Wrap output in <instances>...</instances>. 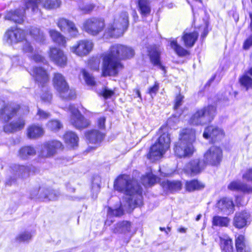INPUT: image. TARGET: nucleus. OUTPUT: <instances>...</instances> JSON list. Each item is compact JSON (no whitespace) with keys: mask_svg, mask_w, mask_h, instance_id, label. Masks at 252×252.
<instances>
[{"mask_svg":"<svg viewBox=\"0 0 252 252\" xmlns=\"http://www.w3.org/2000/svg\"><path fill=\"white\" fill-rule=\"evenodd\" d=\"M134 55V50L131 47L121 44L111 45L102 55L101 77L117 76L120 71L125 67L122 61L131 59Z\"/></svg>","mask_w":252,"mask_h":252,"instance_id":"obj_1","label":"nucleus"},{"mask_svg":"<svg viewBox=\"0 0 252 252\" xmlns=\"http://www.w3.org/2000/svg\"><path fill=\"white\" fill-rule=\"evenodd\" d=\"M175 124L174 119L169 117L159 128L157 132L158 137L155 143L151 145L146 154L147 159L153 161L157 160L161 158L169 149L171 142L170 130Z\"/></svg>","mask_w":252,"mask_h":252,"instance_id":"obj_2","label":"nucleus"},{"mask_svg":"<svg viewBox=\"0 0 252 252\" xmlns=\"http://www.w3.org/2000/svg\"><path fill=\"white\" fill-rule=\"evenodd\" d=\"M21 105L14 103H7L0 107V122L3 124V131L6 133H14L24 129L26 125L25 120L19 117L14 120L12 119L19 113Z\"/></svg>","mask_w":252,"mask_h":252,"instance_id":"obj_3","label":"nucleus"},{"mask_svg":"<svg viewBox=\"0 0 252 252\" xmlns=\"http://www.w3.org/2000/svg\"><path fill=\"white\" fill-rule=\"evenodd\" d=\"M137 188L134 185V181L129 175L121 174L115 179L113 184V188L119 192L125 193L128 195H131L136 193L142 197V189L137 184Z\"/></svg>","mask_w":252,"mask_h":252,"instance_id":"obj_4","label":"nucleus"},{"mask_svg":"<svg viewBox=\"0 0 252 252\" xmlns=\"http://www.w3.org/2000/svg\"><path fill=\"white\" fill-rule=\"evenodd\" d=\"M217 114V106L209 104L197 109L189 119V123L190 125L196 126L210 123L214 119Z\"/></svg>","mask_w":252,"mask_h":252,"instance_id":"obj_5","label":"nucleus"},{"mask_svg":"<svg viewBox=\"0 0 252 252\" xmlns=\"http://www.w3.org/2000/svg\"><path fill=\"white\" fill-rule=\"evenodd\" d=\"M52 83L54 88L63 98L72 100L76 98V94L74 89L71 88L65 77L60 72H55L52 78Z\"/></svg>","mask_w":252,"mask_h":252,"instance_id":"obj_6","label":"nucleus"},{"mask_svg":"<svg viewBox=\"0 0 252 252\" xmlns=\"http://www.w3.org/2000/svg\"><path fill=\"white\" fill-rule=\"evenodd\" d=\"M121 21L114 20L107 29L105 34L111 38H118L124 34L129 26V16L127 12L123 11L119 14Z\"/></svg>","mask_w":252,"mask_h":252,"instance_id":"obj_7","label":"nucleus"},{"mask_svg":"<svg viewBox=\"0 0 252 252\" xmlns=\"http://www.w3.org/2000/svg\"><path fill=\"white\" fill-rule=\"evenodd\" d=\"M106 28L104 18L100 17H91L83 23L82 30L90 35L95 36L102 33Z\"/></svg>","mask_w":252,"mask_h":252,"instance_id":"obj_8","label":"nucleus"},{"mask_svg":"<svg viewBox=\"0 0 252 252\" xmlns=\"http://www.w3.org/2000/svg\"><path fill=\"white\" fill-rule=\"evenodd\" d=\"M47 55L50 61L58 67H65L68 64L69 60L67 55L59 47L56 46L49 47Z\"/></svg>","mask_w":252,"mask_h":252,"instance_id":"obj_9","label":"nucleus"},{"mask_svg":"<svg viewBox=\"0 0 252 252\" xmlns=\"http://www.w3.org/2000/svg\"><path fill=\"white\" fill-rule=\"evenodd\" d=\"M203 157L207 166L219 167L223 158V150L220 146L211 147L204 153Z\"/></svg>","mask_w":252,"mask_h":252,"instance_id":"obj_10","label":"nucleus"},{"mask_svg":"<svg viewBox=\"0 0 252 252\" xmlns=\"http://www.w3.org/2000/svg\"><path fill=\"white\" fill-rule=\"evenodd\" d=\"M203 137L209 140L211 144L220 143L225 137V133L222 128L213 125L206 126L203 133Z\"/></svg>","mask_w":252,"mask_h":252,"instance_id":"obj_11","label":"nucleus"},{"mask_svg":"<svg viewBox=\"0 0 252 252\" xmlns=\"http://www.w3.org/2000/svg\"><path fill=\"white\" fill-rule=\"evenodd\" d=\"M173 152L177 158H185L191 157L195 152V148L193 145L178 139L173 144Z\"/></svg>","mask_w":252,"mask_h":252,"instance_id":"obj_12","label":"nucleus"},{"mask_svg":"<svg viewBox=\"0 0 252 252\" xmlns=\"http://www.w3.org/2000/svg\"><path fill=\"white\" fill-rule=\"evenodd\" d=\"M68 109L71 113V123L76 128L81 130L90 126V120L85 118L74 105H70Z\"/></svg>","mask_w":252,"mask_h":252,"instance_id":"obj_13","label":"nucleus"},{"mask_svg":"<svg viewBox=\"0 0 252 252\" xmlns=\"http://www.w3.org/2000/svg\"><path fill=\"white\" fill-rule=\"evenodd\" d=\"M29 72L34 81L42 88L45 87L49 81V74L42 66H33Z\"/></svg>","mask_w":252,"mask_h":252,"instance_id":"obj_14","label":"nucleus"},{"mask_svg":"<svg viewBox=\"0 0 252 252\" xmlns=\"http://www.w3.org/2000/svg\"><path fill=\"white\" fill-rule=\"evenodd\" d=\"M93 47L92 42L87 39H82L78 40L72 46L70 50L76 56L82 57L88 55L92 51Z\"/></svg>","mask_w":252,"mask_h":252,"instance_id":"obj_15","label":"nucleus"},{"mask_svg":"<svg viewBox=\"0 0 252 252\" xmlns=\"http://www.w3.org/2000/svg\"><path fill=\"white\" fill-rule=\"evenodd\" d=\"M147 53L151 64L154 66H157L165 72L166 67L162 63L161 52L159 47L156 44L151 46L147 50Z\"/></svg>","mask_w":252,"mask_h":252,"instance_id":"obj_16","label":"nucleus"},{"mask_svg":"<svg viewBox=\"0 0 252 252\" xmlns=\"http://www.w3.org/2000/svg\"><path fill=\"white\" fill-rule=\"evenodd\" d=\"M57 26L62 32H67L71 37H76L78 34V30L74 23L67 18H59L57 22Z\"/></svg>","mask_w":252,"mask_h":252,"instance_id":"obj_17","label":"nucleus"},{"mask_svg":"<svg viewBox=\"0 0 252 252\" xmlns=\"http://www.w3.org/2000/svg\"><path fill=\"white\" fill-rule=\"evenodd\" d=\"M204 159L193 158L190 160L186 165V171L192 176L201 173L206 167Z\"/></svg>","mask_w":252,"mask_h":252,"instance_id":"obj_18","label":"nucleus"},{"mask_svg":"<svg viewBox=\"0 0 252 252\" xmlns=\"http://www.w3.org/2000/svg\"><path fill=\"white\" fill-rule=\"evenodd\" d=\"M44 148L46 150V153L44 154L42 151L41 157L48 158L53 156L58 151L63 150L64 146L60 141L53 139L46 142L44 145Z\"/></svg>","mask_w":252,"mask_h":252,"instance_id":"obj_19","label":"nucleus"},{"mask_svg":"<svg viewBox=\"0 0 252 252\" xmlns=\"http://www.w3.org/2000/svg\"><path fill=\"white\" fill-rule=\"evenodd\" d=\"M5 36L11 43H17L26 39V33L20 28L10 27L6 31Z\"/></svg>","mask_w":252,"mask_h":252,"instance_id":"obj_20","label":"nucleus"},{"mask_svg":"<svg viewBox=\"0 0 252 252\" xmlns=\"http://www.w3.org/2000/svg\"><path fill=\"white\" fill-rule=\"evenodd\" d=\"M251 215L246 210L236 212L233 219V225L237 229H241L248 225Z\"/></svg>","mask_w":252,"mask_h":252,"instance_id":"obj_21","label":"nucleus"},{"mask_svg":"<svg viewBox=\"0 0 252 252\" xmlns=\"http://www.w3.org/2000/svg\"><path fill=\"white\" fill-rule=\"evenodd\" d=\"M26 11L23 8H18L7 11L4 16V19L21 24L24 22Z\"/></svg>","mask_w":252,"mask_h":252,"instance_id":"obj_22","label":"nucleus"},{"mask_svg":"<svg viewBox=\"0 0 252 252\" xmlns=\"http://www.w3.org/2000/svg\"><path fill=\"white\" fill-rule=\"evenodd\" d=\"M44 133L42 126L37 123L29 125L26 129V136L30 139H38L43 136Z\"/></svg>","mask_w":252,"mask_h":252,"instance_id":"obj_23","label":"nucleus"},{"mask_svg":"<svg viewBox=\"0 0 252 252\" xmlns=\"http://www.w3.org/2000/svg\"><path fill=\"white\" fill-rule=\"evenodd\" d=\"M178 140L193 145L196 140V130L191 127L182 128L179 134Z\"/></svg>","mask_w":252,"mask_h":252,"instance_id":"obj_24","label":"nucleus"},{"mask_svg":"<svg viewBox=\"0 0 252 252\" xmlns=\"http://www.w3.org/2000/svg\"><path fill=\"white\" fill-rule=\"evenodd\" d=\"M219 209L227 215L233 213L235 210V205L233 200L227 197H222L219 200L217 203Z\"/></svg>","mask_w":252,"mask_h":252,"instance_id":"obj_25","label":"nucleus"},{"mask_svg":"<svg viewBox=\"0 0 252 252\" xmlns=\"http://www.w3.org/2000/svg\"><path fill=\"white\" fill-rule=\"evenodd\" d=\"M160 184L163 189L172 193L180 191L183 188L182 182L178 180H165L162 181Z\"/></svg>","mask_w":252,"mask_h":252,"instance_id":"obj_26","label":"nucleus"},{"mask_svg":"<svg viewBox=\"0 0 252 252\" xmlns=\"http://www.w3.org/2000/svg\"><path fill=\"white\" fill-rule=\"evenodd\" d=\"M227 189L231 191L241 192L244 193L252 192V187L238 180L231 181L227 186Z\"/></svg>","mask_w":252,"mask_h":252,"instance_id":"obj_27","label":"nucleus"},{"mask_svg":"<svg viewBox=\"0 0 252 252\" xmlns=\"http://www.w3.org/2000/svg\"><path fill=\"white\" fill-rule=\"evenodd\" d=\"M65 144L71 149H76L79 146V138L72 131H66L63 135Z\"/></svg>","mask_w":252,"mask_h":252,"instance_id":"obj_28","label":"nucleus"},{"mask_svg":"<svg viewBox=\"0 0 252 252\" xmlns=\"http://www.w3.org/2000/svg\"><path fill=\"white\" fill-rule=\"evenodd\" d=\"M86 138L90 143L94 144L100 143L102 141L105 134L99 130L91 129L85 131L84 133Z\"/></svg>","mask_w":252,"mask_h":252,"instance_id":"obj_29","label":"nucleus"},{"mask_svg":"<svg viewBox=\"0 0 252 252\" xmlns=\"http://www.w3.org/2000/svg\"><path fill=\"white\" fill-rule=\"evenodd\" d=\"M235 246L237 252H251V248L244 234L238 235L235 239Z\"/></svg>","mask_w":252,"mask_h":252,"instance_id":"obj_30","label":"nucleus"},{"mask_svg":"<svg viewBox=\"0 0 252 252\" xmlns=\"http://www.w3.org/2000/svg\"><path fill=\"white\" fill-rule=\"evenodd\" d=\"M35 148L32 145H24L21 146L17 152V156L22 160H26L30 157L36 155Z\"/></svg>","mask_w":252,"mask_h":252,"instance_id":"obj_31","label":"nucleus"},{"mask_svg":"<svg viewBox=\"0 0 252 252\" xmlns=\"http://www.w3.org/2000/svg\"><path fill=\"white\" fill-rule=\"evenodd\" d=\"M198 38V33L197 32H184L182 36V40L187 48H190L194 45Z\"/></svg>","mask_w":252,"mask_h":252,"instance_id":"obj_32","label":"nucleus"},{"mask_svg":"<svg viewBox=\"0 0 252 252\" xmlns=\"http://www.w3.org/2000/svg\"><path fill=\"white\" fill-rule=\"evenodd\" d=\"M48 32L53 42L59 46L66 47V38L60 32L55 29H50Z\"/></svg>","mask_w":252,"mask_h":252,"instance_id":"obj_33","label":"nucleus"},{"mask_svg":"<svg viewBox=\"0 0 252 252\" xmlns=\"http://www.w3.org/2000/svg\"><path fill=\"white\" fill-rule=\"evenodd\" d=\"M185 188L187 191L191 192L203 189L205 185L198 179H193L186 181Z\"/></svg>","mask_w":252,"mask_h":252,"instance_id":"obj_34","label":"nucleus"},{"mask_svg":"<svg viewBox=\"0 0 252 252\" xmlns=\"http://www.w3.org/2000/svg\"><path fill=\"white\" fill-rule=\"evenodd\" d=\"M136 4L142 16L147 17L150 14L151 8L149 0H137Z\"/></svg>","mask_w":252,"mask_h":252,"instance_id":"obj_35","label":"nucleus"},{"mask_svg":"<svg viewBox=\"0 0 252 252\" xmlns=\"http://www.w3.org/2000/svg\"><path fill=\"white\" fill-rule=\"evenodd\" d=\"M47 129L51 132L56 133L63 127L62 122L57 119H52L46 123Z\"/></svg>","mask_w":252,"mask_h":252,"instance_id":"obj_36","label":"nucleus"},{"mask_svg":"<svg viewBox=\"0 0 252 252\" xmlns=\"http://www.w3.org/2000/svg\"><path fill=\"white\" fill-rule=\"evenodd\" d=\"M203 24L194 27L195 30L194 32H197L198 34L200 33V39L202 41H204L207 37L209 31V22L207 19H203Z\"/></svg>","mask_w":252,"mask_h":252,"instance_id":"obj_37","label":"nucleus"},{"mask_svg":"<svg viewBox=\"0 0 252 252\" xmlns=\"http://www.w3.org/2000/svg\"><path fill=\"white\" fill-rule=\"evenodd\" d=\"M30 34L37 42L44 43L46 40V36L43 32L39 28L33 27L30 29Z\"/></svg>","mask_w":252,"mask_h":252,"instance_id":"obj_38","label":"nucleus"},{"mask_svg":"<svg viewBox=\"0 0 252 252\" xmlns=\"http://www.w3.org/2000/svg\"><path fill=\"white\" fill-rule=\"evenodd\" d=\"M170 45L179 57H183L190 55V52L179 44L176 40H171Z\"/></svg>","mask_w":252,"mask_h":252,"instance_id":"obj_39","label":"nucleus"},{"mask_svg":"<svg viewBox=\"0 0 252 252\" xmlns=\"http://www.w3.org/2000/svg\"><path fill=\"white\" fill-rule=\"evenodd\" d=\"M220 246L221 252H235L233 246L232 239L231 238H221Z\"/></svg>","mask_w":252,"mask_h":252,"instance_id":"obj_40","label":"nucleus"},{"mask_svg":"<svg viewBox=\"0 0 252 252\" xmlns=\"http://www.w3.org/2000/svg\"><path fill=\"white\" fill-rule=\"evenodd\" d=\"M230 220L227 217L215 216L212 219V225L215 226L228 227Z\"/></svg>","mask_w":252,"mask_h":252,"instance_id":"obj_41","label":"nucleus"},{"mask_svg":"<svg viewBox=\"0 0 252 252\" xmlns=\"http://www.w3.org/2000/svg\"><path fill=\"white\" fill-rule=\"evenodd\" d=\"M42 8L46 10H52L58 8L61 5V0H40Z\"/></svg>","mask_w":252,"mask_h":252,"instance_id":"obj_42","label":"nucleus"},{"mask_svg":"<svg viewBox=\"0 0 252 252\" xmlns=\"http://www.w3.org/2000/svg\"><path fill=\"white\" fill-rule=\"evenodd\" d=\"M18 170L22 175L26 174L27 176L34 175L38 171V168L32 165H19Z\"/></svg>","mask_w":252,"mask_h":252,"instance_id":"obj_43","label":"nucleus"},{"mask_svg":"<svg viewBox=\"0 0 252 252\" xmlns=\"http://www.w3.org/2000/svg\"><path fill=\"white\" fill-rule=\"evenodd\" d=\"M131 222L128 220L119 221L116 224L113 232L116 233L119 229H122L125 232H129L131 231Z\"/></svg>","mask_w":252,"mask_h":252,"instance_id":"obj_44","label":"nucleus"},{"mask_svg":"<svg viewBox=\"0 0 252 252\" xmlns=\"http://www.w3.org/2000/svg\"><path fill=\"white\" fill-rule=\"evenodd\" d=\"M158 179V177L152 173H147L142 177L143 184L149 187L154 185L157 182Z\"/></svg>","mask_w":252,"mask_h":252,"instance_id":"obj_45","label":"nucleus"},{"mask_svg":"<svg viewBox=\"0 0 252 252\" xmlns=\"http://www.w3.org/2000/svg\"><path fill=\"white\" fill-rule=\"evenodd\" d=\"M80 72L87 85L90 86H94L96 85L95 78L92 74L89 72L85 68H82L80 70Z\"/></svg>","mask_w":252,"mask_h":252,"instance_id":"obj_46","label":"nucleus"},{"mask_svg":"<svg viewBox=\"0 0 252 252\" xmlns=\"http://www.w3.org/2000/svg\"><path fill=\"white\" fill-rule=\"evenodd\" d=\"M40 0H24V9H31L32 12L37 11L39 9V4H41Z\"/></svg>","mask_w":252,"mask_h":252,"instance_id":"obj_47","label":"nucleus"},{"mask_svg":"<svg viewBox=\"0 0 252 252\" xmlns=\"http://www.w3.org/2000/svg\"><path fill=\"white\" fill-rule=\"evenodd\" d=\"M88 65L89 68L93 71L99 72L100 70V61L97 58H92L88 60Z\"/></svg>","mask_w":252,"mask_h":252,"instance_id":"obj_48","label":"nucleus"},{"mask_svg":"<svg viewBox=\"0 0 252 252\" xmlns=\"http://www.w3.org/2000/svg\"><path fill=\"white\" fill-rule=\"evenodd\" d=\"M241 86L244 87L246 90L252 88V78L247 75H244L239 78Z\"/></svg>","mask_w":252,"mask_h":252,"instance_id":"obj_49","label":"nucleus"},{"mask_svg":"<svg viewBox=\"0 0 252 252\" xmlns=\"http://www.w3.org/2000/svg\"><path fill=\"white\" fill-rule=\"evenodd\" d=\"M101 180L99 178H94L91 183V191L93 194H97L100 191Z\"/></svg>","mask_w":252,"mask_h":252,"instance_id":"obj_50","label":"nucleus"},{"mask_svg":"<svg viewBox=\"0 0 252 252\" xmlns=\"http://www.w3.org/2000/svg\"><path fill=\"white\" fill-rule=\"evenodd\" d=\"M32 238V233L29 231H25L18 234L15 237V240L18 242H27L30 241Z\"/></svg>","mask_w":252,"mask_h":252,"instance_id":"obj_51","label":"nucleus"},{"mask_svg":"<svg viewBox=\"0 0 252 252\" xmlns=\"http://www.w3.org/2000/svg\"><path fill=\"white\" fill-rule=\"evenodd\" d=\"M159 90V84L158 81H155L152 86L148 88L147 93L153 97L157 94Z\"/></svg>","mask_w":252,"mask_h":252,"instance_id":"obj_52","label":"nucleus"},{"mask_svg":"<svg viewBox=\"0 0 252 252\" xmlns=\"http://www.w3.org/2000/svg\"><path fill=\"white\" fill-rule=\"evenodd\" d=\"M114 94V91L108 89L106 87L103 88L102 90L99 94V95L103 97L105 99L110 98Z\"/></svg>","mask_w":252,"mask_h":252,"instance_id":"obj_53","label":"nucleus"},{"mask_svg":"<svg viewBox=\"0 0 252 252\" xmlns=\"http://www.w3.org/2000/svg\"><path fill=\"white\" fill-rule=\"evenodd\" d=\"M184 98V95H182L180 93L176 94L175 100L174 101V104L173 107V108L174 110L178 109L179 107L182 105Z\"/></svg>","mask_w":252,"mask_h":252,"instance_id":"obj_54","label":"nucleus"},{"mask_svg":"<svg viewBox=\"0 0 252 252\" xmlns=\"http://www.w3.org/2000/svg\"><path fill=\"white\" fill-rule=\"evenodd\" d=\"M22 51L24 53L32 54L34 52V48L29 41H26L22 48Z\"/></svg>","mask_w":252,"mask_h":252,"instance_id":"obj_55","label":"nucleus"},{"mask_svg":"<svg viewBox=\"0 0 252 252\" xmlns=\"http://www.w3.org/2000/svg\"><path fill=\"white\" fill-rule=\"evenodd\" d=\"M40 97L42 101L50 103L52 99V94L49 90H47L41 94Z\"/></svg>","mask_w":252,"mask_h":252,"instance_id":"obj_56","label":"nucleus"},{"mask_svg":"<svg viewBox=\"0 0 252 252\" xmlns=\"http://www.w3.org/2000/svg\"><path fill=\"white\" fill-rule=\"evenodd\" d=\"M36 115L38 116L40 120H46L50 117V114L40 108L37 109Z\"/></svg>","mask_w":252,"mask_h":252,"instance_id":"obj_57","label":"nucleus"},{"mask_svg":"<svg viewBox=\"0 0 252 252\" xmlns=\"http://www.w3.org/2000/svg\"><path fill=\"white\" fill-rule=\"evenodd\" d=\"M242 178L247 181L252 182V168H250L243 174Z\"/></svg>","mask_w":252,"mask_h":252,"instance_id":"obj_58","label":"nucleus"},{"mask_svg":"<svg viewBox=\"0 0 252 252\" xmlns=\"http://www.w3.org/2000/svg\"><path fill=\"white\" fill-rule=\"evenodd\" d=\"M106 118L104 116L99 117L97 121V126L100 129L105 128Z\"/></svg>","mask_w":252,"mask_h":252,"instance_id":"obj_59","label":"nucleus"},{"mask_svg":"<svg viewBox=\"0 0 252 252\" xmlns=\"http://www.w3.org/2000/svg\"><path fill=\"white\" fill-rule=\"evenodd\" d=\"M252 46V34L250 35L244 42L243 48L244 50L249 49Z\"/></svg>","mask_w":252,"mask_h":252,"instance_id":"obj_60","label":"nucleus"},{"mask_svg":"<svg viewBox=\"0 0 252 252\" xmlns=\"http://www.w3.org/2000/svg\"><path fill=\"white\" fill-rule=\"evenodd\" d=\"M31 58L36 63H43L45 61V58L38 53L34 54Z\"/></svg>","mask_w":252,"mask_h":252,"instance_id":"obj_61","label":"nucleus"},{"mask_svg":"<svg viewBox=\"0 0 252 252\" xmlns=\"http://www.w3.org/2000/svg\"><path fill=\"white\" fill-rule=\"evenodd\" d=\"M114 213L115 215H114V217H121L124 215V210L121 205H120L119 207L115 209Z\"/></svg>","mask_w":252,"mask_h":252,"instance_id":"obj_62","label":"nucleus"},{"mask_svg":"<svg viewBox=\"0 0 252 252\" xmlns=\"http://www.w3.org/2000/svg\"><path fill=\"white\" fill-rule=\"evenodd\" d=\"M94 6L93 4H89L84 6L83 10L85 13H90L94 9Z\"/></svg>","mask_w":252,"mask_h":252,"instance_id":"obj_63","label":"nucleus"},{"mask_svg":"<svg viewBox=\"0 0 252 252\" xmlns=\"http://www.w3.org/2000/svg\"><path fill=\"white\" fill-rule=\"evenodd\" d=\"M159 229L161 231H164L166 235H168L169 232L171 230V227L169 226H167L166 228L160 227Z\"/></svg>","mask_w":252,"mask_h":252,"instance_id":"obj_64","label":"nucleus"}]
</instances>
